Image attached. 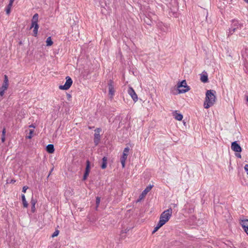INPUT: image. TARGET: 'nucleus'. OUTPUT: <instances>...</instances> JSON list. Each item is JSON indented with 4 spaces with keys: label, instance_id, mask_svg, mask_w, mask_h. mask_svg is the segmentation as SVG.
<instances>
[{
    "label": "nucleus",
    "instance_id": "f257e3e1",
    "mask_svg": "<svg viewBox=\"0 0 248 248\" xmlns=\"http://www.w3.org/2000/svg\"><path fill=\"white\" fill-rule=\"evenodd\" d=\"M216 92L215 90H207L206 93L204 108H208L214 105L216 100Z\"/></svg>",
    "mask_w": 248,
    "mask_h": 248
},
{
    "label": "nucleus",
    "instance_id": "f03ea898",
    "mask_svg": "<svg viewBox=\"0 0 248 248\" xmlns=\"http://www.w3.org/2000/svg\"><path fill=\"white\" fill-rule=\"evenodd\" d=\"M177 89L179 93H185L190 90L189 86L187 85L186 80H183L177 84Z\"/></svg>",
    "mask_w": 248,
    "mask_h": 248
},
{
    "label": "nucleus",
    "instance_id": "7ed1b4c3",
    "mask_svg": "<svg viewBox=\"0 0 248 248\" xmlns=\"http://www.w3.org/2000/svg\"><path fill=\"white\" fill-rule=\"evenodd\" d=\"M172 209L170 207L162 213L160 216L159 220L163 221V222L165 224L169 220L172 216Z\"/></svg>",
    "mask_w": 248,
    "mask_h": 248
},
{
    "label": "nucleus",
    "instance_id": "20e7f679",
    "mask_svg": "<svg viewBox=\"0 0 248 248\" xmlns=\"http://www.w3.org/2000/svg\"><path fill=\"white\" fill-rule=\"evenodd\" d=\"M108 94L110 98H112L114 95L115 90L114 89V82L112 79H109L108 82Z\"/></svg>",
    "mask_w": 248,
    "mask_h": 248
},
{
    "label": "nucleus",
    "instance_id": "39448f33",
    "mask_svg": "<svg viewBox=\"0 0 248 248\" xmlns=\"http://www.w3.org/2000/svg\"><path fill=\"white\" fill-rule=\"evenodd\" d=\"M72 83L73 80L69 76H67L66 77V82L65 84L63 85H60L59 88L61 90H67L70 88Z\"/></svg>",
    "mask_w": 248,
    "mask_h": 248
},
{
    "label": "nucleus",
    "instance_id": "423d86ee",
    "mask_svg": "<svg viewBox=\"0 0 248 248\" xmlns=\"http://www.w3.org/2000/svg\"><path fill=\"white\" fill-rule=\"evenodd\" d=\"M243 27V24L239 23L238 20L235 19L232 20L231 28H232V32H235L238 29H241Z\"/></svg>",
    "mask_w": 248,
    "mask_h": 248
},
{
    "label": "nucleus",
    "instance_id": "0eeeda50",
    "mask_svg": "<svg viewBox=\"0 0 248 248\" xmlns=\"http://www.w3.org/2000/svg\"><path fill=\"white\" fill-rule=\"evenodd\" d=\"M231 149L235 152L240 153L242 152V148L237 143V141H233L232 143Z\"/></svg>",
    "mask_w": 248,
    "mask_h": 248
},
{
    "label": "nucleus",
    "instance_id": "6e6552de",
    "mask_svg": "<svg viewBox=\"0 0 248 248\" xmlns=\"http://www.w3.org/2000/svg\"><path fill=\"white\" fill-rule=\"evenodd\" d=\"M240 224L245 232L248 235V219H245L241 220L240 221Z\"/></svg>",
    "mask_w": 248,
    "mask_h": 248
},
{
    "label": "nucleus",
    "instance_id": "1a4fd4ad",
    "mask_svg": "<svg viewBox=\"0 0 248 248\" xmlns=\"http://www.w3.org/2000/svg\"><path fill=\"white\" fill-rule=\"evenodd\" d=\"M128 93L131 96L135 102L138 100V96L134 90L131 87H129L128 89Z\"/></svg>",
    "mask_w": 248,
    "mask_h": 248
},
{
    "label": "nucleus",
    "instance_id": "9d476101",
    "mask_svg": "<svg viewBox=\"0 0 248 248\" xmlns=\"http://www.w3.org/2000/svg\"><path fill=\"white\" fill-rule=\"evenodd\" d=\"M8 86L9 84L8 77L6 75H5L3 83L2 84V86L0 88V89L2 90V91H5L6 90H7Z\"/></svg>",
    "mask_w": 248,
    "mask_h": 248
},
{
    "label": "nucleus",
    "instance_id": "9b49d317",
    "mask_svg": "<svg viewBox=\"0 0 248 248\" xmlns=\"http://www.w3.org/2000/svg\"><path fill=\"white\" fill-rule=\"evenodd\" d=\"M153 185H149L146 187V188L142 191V193L140 195V199L145 197V195L149 192L152 188Z\"/></svg>",
    "mask_w": 248,
    "mask_h": 248
},
{
    "label": "nucleus",
    "instance_id": "f8f14e48",
    "mask_svg": "<svg viewBox=\"0 0 248 248\" xmlns=\"http://www.w3.org/2000/svg\"><path fill=\"white\" fill-rule=\"evenodd\" d=\"M31 28H33V35L36 37L38 33V30L39 29V25L38 24H31Z\"/></svg>",
    "mask_w": 248,
    "mask_h": 248
},
{
    "label": "nucleus",
    "instance_id": "ddd939ff",
    "mask_svg": "<svg viewBox=\"0 0 248 248\" xmlns=\"http://www.w3.org/2000/svg\"><path fill=\"white\" fill-rule=\"evenodd\" d=\"M101 136L99 133H95L94 134L93 141L95 145H97L100 140Z\"/></svg>",
    "mask_w": 248,
    "mask_h": 248
},
{
    "label": "nucleus",
    "instance_id": "4468645a",
    "mask_svg": "<svg viewBox=\"0 0 248 248\" xmlns=\"http://www.w3.org/2000/svg\"><path fill=\"white\" fill-rule=\"evenodd\" d=\"M46 151L49 154L53 153L55 151L54 145L51 144L47 145L46 147Z\"/></svg>",
    "mask_w": 248,
    "mask_h": 248
},
{
    "label": "nucleus",
    "instance_id": "2eb2a0df",
    "mask_svg": "<svg viewBox=\"0 0 248 248\" xmlns=\"http://www.w3.org/2000/svg\"><path fill=\"white\" fill-rule=\"evenodd\" d=\"M107 160H108V158L106 156H104L102 158V163L100 166L102 169H105L107 168Z\"/></svg>",
    "mask_w": 248,
    "mask_h": 248
},
{
    "label": "nucleus",
    "instance_id": "dca6fc26",
    "mask_svg": "<svg viewBox=\"0 0 248 248\" xmlns=\"http://www.w3.org/2000/svg\"><path fill=\"white\" fill-rule=\"evenodd\" d=\"M129 151V148L128 147L125 148L123 151L122 156L121 157V158L126 159L128 156L127 153H128Z\"/></svg>",
    "mask_w": 248,
    "mask_h": 248
},
{
    "label": "nucleus",
    "instance_id": "f3484780",
    "mask_svg": "<svg viewBox=\"0 0 248 248\" xmlns=\"http://www.w3.org/2000/svg\"><path fill=\"white\" fill-rule=\"evenodd\" d=\"M201 80L203 83H207L208 81V75L206 73L202 74L201 77Z\"/></svg>",
    "mask_w": 248,
    "mask_h": 248
},
{
    "label": "nucleus",
    "instance_id": "a211bd4d",
    "mask_svg": "<svg viewBox=\"0 0 248 248\" xmlns=\"http://www.w3.org/2000/svg\"><path fill=\"white\" fill-rule=\"evenodd\" d=\"M173 113V116H174L175 119L177 120L181 121L183 118V115L182 114L177 113L176 111H175Z\"/></svg>",
    "mask_w": 248,
    "mask_h": 248
},
{
    "label": "nucleus",
    "instance_id": "6ab92c4d",
    "mask_svg": "<svg viewBox=\"0 0 248 248\" xmlns=\"http://www.w3.org/2000/svg\"><path fill=\"white\" fill-rule=\"evenodd\" d=\"M86 168L85 170V173L89 174L90 171V168H91V163L89 160H87L86 161Z\"/></svg>",
    "mask_w": 248,
    "mask_h": 248
},
{
    "label": "nucleus",
    "instance_id": "aec40b11",
    "mask_svg": "<svg viewBox=\"0 0 248 248\" xmlns=\"http://www.w3.org/2000/svg\"><path fill=\"white\" fill-rule=\"evenodd\" d=\"M86 168L85 170V173L89 174L90 171V168H91V163L89 160H87L86 161Z\"/></svg>",
    "mask_w": 248,
    "mask_h": 248
},
{
    "label": "nucleus",
    "instance_id": "412c9836",
    "mask_svg": "<svg viewBox=\"0 0 248 248\" xmlns=\"http://www.w3.org/2000/svg\"><path fill=\"white\" fill-rule=\"evenodd\" d=\"M14 1V0H10L9 4L8 5V6H7V7L6 8V14L8 15H9L11 12V7L12 6Z\"/></svg>",
    "mask_w": 248,
    "mask_h": 248
},
{
    "label": "nucleus",
    "instance_id": "4be33fe9",
    "mask_svg": "<svg viewBox=\"0 0 248 248\" xmlns=\"http://www.w3.org/2000/svg\"><path fill=\"white\" fill-rule=\"evenodd\" d=\"M38 14L37 13L35 14L32 17L31 24H38Z\"/></svg>",
    "mask_w": 248,
    "mask_h": 248
},
{
    "label": "nucleus",
    "instance_id": "5701e85b",
    "mask_svg": "<svg viewBox=\"0 0 248 248\" xmlns=\"http://www.w3.org/2000/svg\"><path fill=\"white\" fill-rule=\"evenodd\" d=\"M242 56L243 58L245 59H247V58L248 57V48H245L242 51Z\"/></svg>",
    "mask_w": 248,
    "mask_h": 248
},
{
    "label": "nucleus",
    "instance_id": "b1692460",
    "mask_svg": "<svg viewBox=\"0 0 248 248\" xmlns=\"http://www.w3.org/2000/svg\"><path fill=\"white\" fill-rule=\"evenodd\" d=\"M21 198L24 207H27L28 206V203L26 200L25 196L24 194H22Z\"/></svg>",
    "mask_w": 248,
    "mask_h": 248
},
{
    "label": "nucleus",
    "instance_id": "393cba45",
    "mask_svg": "<svg viewBox=\"0 0 248 248\" xmlns=\"http://www.w3.org/2000/svg\"><path fill=\"white\" fill-rule=\"evenodd\" d=\"M5 134H6V129L5 128H4L2 130V136H1V138L2 142H4L5 140Z\"/></svg>",
    "mask_w": 248,
    "mask_h": 248
},
{
    "label": "nucleus",
    "instance_id": "a878e982",
    "mask_svg": "<svg viewBox=\"0 0 248 248\" xmlns=\"http://www.w3.org/2000/svg\"><path fill=\"white\" fill-rule=\"evenodd\" d=\"M46 43L47 46H51L53 44V42L52 41L51 37H48L46 39Z\"/></svg>",
    "mask_w": 248,
    "mask_h": 248
},
{
    "label": "nucleus",
    "instance_id": "bb28decb",
    "mask_svg": "<svg viewBox=\"0 0 248 248\" xmlns=\"http://www.w3.org/2000/svg\"><path fill=\"white\" fill-rule=\"evenodd\" d=\"M144 21L145 23H146L148 25L151 26L153 22L149 18L146 17L144 19Z\"/></svg>",
    "mask_w": 248,
    "mask_h": 248
},
{
    "label": "nucleus",
    "instance_id": "cd10ccee",
    "mask_svg": "<svg viewBox=\"0 0 248 248\" xmlns=\"http://www.w3.org/2000/svg\"><path fill=\"white\" fill-rule=\"evenodd\" d=\"M33 132H34V130L33 129H30V132L29 133V135H27L26 137V138L28 139H31L32 137V134H33Z\"/></svg>",
    "mask_w": 248,
    "mask_h": 248
},
{
    "label": "nucleus",
    "instance_id": "c85d7f7f",
    "mask_svg": "<svg viewBox=\"0 0 248 248\" xmlns=\"http://www.w3.org/2000/svg\"><path fill=\"white\" fill-rule=\"evenodd\" d=\"M164 224H165V223H164V222H163V221L159 220L156 226L159 229L162 226H163Z\"/></svg>",
    "mask_w": 248,
    "mask_h": 248
},
{
    "label": "nucleus",
    "instance_id": "c756f323",
    "mask_svg": "<svg viewBox=\"0 0 248 248\" xmlns=\"http://www.w3.org/2000/svg\"><path fill=\"white\" fill-rule=\"evenodd\" d=\"M100 198L99 197H96V207L97 208L100 204Z\"/></svg>",
    "mask_w": 248,
    "mask_h": 248
},
{
    "label": "nucleus",
    "instance_id": "7c9ffc66",
    "mask_svg": "<svg viewBox=\"0 0 248 248\" xmlns=\"http://www.w3.org/2000/svg\"><path fill=\"white\" fill-rule=\"evenodd\" d=\"M59 233V230H56L52 234L51 237H54L56 236H57Z\"/></svg>",
    "mask_w": 248,
    "mask_h": 248
},
{
    "label": "nucleus",
    "instance_id": "2f4dec72",
    "mask_svg": "<svg viewBox=\"0 0 248 248\" xmlns=\"http://www.w3.org/2000/svg\"><path fill=\"white\" fill-rule=\"evenodd\" d=\"M126 160V159H122V158L120 159L121 163L122 164V166L123 168L125 167V163Z\"/></svg>",
    "mask_w": 248,
    "mask_h": 248
},
{
    "label": "nucleus",
    "instance_id": "473e14b6",
    "mask_svg": "<svg viewBox=\"0 0 248 248\" xmlns=\"http://www.w3.org/2000/svg\"><path fill=\"white\" fill-rule=\"evenodd\" d=\"M36 202H37V201L35 199H34L33 198V197H32L31 201V205H35V204L36 203Z\"/></svg>",
    "mask_w": 248,
    "mask_h": 248
},
{
    "label": "nucleus",
    "instance_id": "72a5a7b5",
    "mask_svg": "<svg viewBox=\"0 0 248 248\" xmlns=\"http://www.w3.org/2000/svg\"><path fill=\"white\" fill-rule=\"evenodd\" d=\"M233 32H232V28L231 27L229 30V31L227 32L228 36H230L232 34Z\"/></svg>",
    "mask_w": 248,
    "mask_h": 248
},
{
    "label": "nucleus",
    "instance_id": "f704fd0d",
    "mask_svg": "<svg viewBox=\"0 0 248 248\" xmlns=\"http://www.w3.org/2000/svg\"><path fill=\"white\" fill-rule=\"evenodd\" d=\"M89 174H88V173H86L84 172L82 180L83 181L86 180L87 179L88 176H89Z\"/></svg>",
    "mask_w": 248,
    "mask_h": 248
},
{
    "label": "nucleus",
    "instance_id": "c9c22d12",
    "mask_svg": "<svg viewBox=\"0 0 248 248\" xmlns=\"http://www.w3.org/2000/svg\"><path fill=\"white\" fill-rule=\"evenodd\" d=\"M129 229L126 228L124 230H122L121 231V233L123 234V233H127L128 231H129Z\"/></svg>",
    "mask_w": 248,
    "mask_h": 248
},
{
    "label": "nucleus",
    "instance_id": "e433bc0d",
    "mask_svg": "<svg viewBox=\"0 0 248 248\" xmlns=\"http://www.w3.org/2000/svg\"><path fill=\"white\" fill-rule=\"evenodd\" d=\"M28 187L27 186H24L22 188V192L25 193Z\"/></svg>",
    "mask_w": 248,
    "mask_h": 248
},
{
    "label": "nucleus",
    "instance_id": "4c0bfd02",
    "mask_svg": "<svg viewBox=\"0 0 248 248\" xmlns=\"http://www.w3.org/2000/svg\"><path fill=\"white\" fill-rule=\"evenodd\" d=\"M22 113V115L20 116V118H19V117L17 118V119H19L20 120L25 115V110H23V112H21Z\"/></svg>",
    "mask_w": 248,
    "mask_h": 248
},
{
    "label": "nucleus",
    "instance_id": "58836bf2",
    "mask_svg": "<svg viewBox=\"0 0 248 248\" xmlns=\"http://www.w3.org/2000/svg\"><path fill=\"white\" fill-rule=\"evenodd\" d=\"M244 169L248 174V164H246L244 167Z\"/></svg>",
    "mask_w": 248,
    "mask_h": 248
},
{
    "label": "nucleus",
    "instance_id": "ea45409f",
    "mask_svg": "<svg viewBox=\"0 0 248 248\" xmlns=\"http://www.w3.org/2000/svg\"><path fill=\"white\" fill-rule=\"evenodd\" d=\"M5 91H2V90L0 89V96L1 97H2L4 94Z\"/></svg>",
    "mask_w": 248,
    "mask_h": 248
},
{
    "label": "nucleus",
    "instance_id": "a19ab883",
    "mask_svg": "<svg viewBox=\"0 0 248 248\" xmlns=\"http://www.w3.org/2000/svg\"><path fill=\"white\" fill-rule=\"evenodd\" d=\"M101 131V129L100 128H97L95 130V132L97 133H99Z\"/></svg>",
    "mask_w": 248,
    "mask_h": 248
},
{
    "label": "nucleus",
    "instance_id": "79ce46f5",
    "mask_svg": "<svg viewBox=\"0 0 248 248\" xmlns=\"http://www.w3.org/2000/svg\"><path fill=\"white\" fill-rule=\"evenodd\" d=\"M158 229H159V228H157L156 226H155V228H154V230H153V232H152V233H155L156 231H158Z\"/></svg>",
    "mask_w": 248,
    "mask_h": 248
},
{
    "label": "nucleus",
    "instance_id": "37998d69",
    "mask_svg": "<svg viewBox=\"0 0 248 248\" xmlns=\"http://www.w3.org/2000/svg\"><path fill=\"white\" fill-rule=\"evenodd\" d=\"M35 210V205H31V211L32 212L34 213Z\"/></svg>",
    "mask_w": 248,
    "mask_h": 248
},
{
    "label": "nucleus",
    "instance_id": "c03bdc74",
    "mask_svg": "<svg viewBox=\"0 0 248 248\" xmlns=\"http://www.w3.org/2000/svg\"><path fill=\"white\" fill-rule=\"evenodd\" d=\"M236 156L238 158H241V155L240 154H236Z\"/></svg>",
    "mask_w": 248,
    "mask_h": 248
},
{
    "label": "nucleus",
    "instance_id": "a18cd8bd",
    "mask_svg": "<svg viewBox=\"0 0 248 248\" xmlns=\"http://www.w3.org/2000/svg\"><path fill=\"white\" fill-rule=\"evenodd\" d=\"M29 127H32V128H35V126H34L33 124H31V125H30L29 126Z\"/></svg>",
    "mask_w": 248,
    "mask_h": 248
},
{
    "label": "nucleus",
    "instance_id": "49530a36",
    "mask_svg": "<svg viewBox=\"0 0 248 248\" xmlns=\"http://www.w3.org/2000/svg\"><path fill=\"white\" fill-rule=\"evenodd\" d=\"M105 3L107 4V2H109V0H104Z\"/></svg>",
    "mask_w": 248,
    "mask_h": 248
},
{
    "label": "nucleus",
    "instance_id": "de8ad7c7",
    "mask_svg": "<svg viewBox=\"0 0 248 248\" xmlns=\"http://www.w3.org/2000/svg\"><path fill=\"white\" fill-rule=\"evenodd\" d=\"M67 96H68V98L71 97V95L70 94H67Z\"/></svg>",
    "mask_w": 248,
    "mask_h": 248
},
{
    "label": "nucleus",
    "instance_id": "09e8293b",
    "mask_svg": "<svg viewBox=\"0 0 248 248\" xmlns=\"http://www.w3.org/2000/svg\"><path fill=\"white\" fill-rule=\"evenodd\" d=\"M53 170V168H52V169L50 170V171L49 172V174L48 176H49V175H50V173L52 172V171Z\"/></svg>",
    "mask_w": 248,
    "mask_h": 248
},
{
    "label": "nucleus",
    "instance_id": "8fccbe9b",
    "mask_svg": "<svg viewBox=\"0 0 248 248\" xmlns=\"http://www.w3.org/2000/svg\"><path fill=\"white\" fill-rule=\"evenodd\" d=\"M244 1H245L246 2H247V3H248V0H244Z\"/></svg>",
    "mask_w": 248,
    "mask_h": 248
},
{
    "label": "nucleus",
    "instance_id": "3c124183",
    "mask_svg": "<svg viewBox=\"0 0 248 248\" xmlns=\"http://www.w3.org/2000/svg\"><path fill=\"white\" fill-rule=\"evenodd\" d=\"M247 101L248 102V96L247 97Z\"/></svg>",
    "mask_w": 248,
    "mask_h": 248
}]
</instances>
